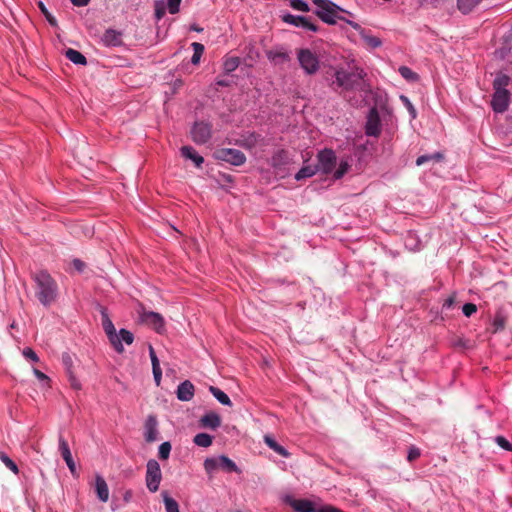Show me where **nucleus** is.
<instances>
[{
    "instance_id": "1",
    "label": "nucleus",
    "mask_w": 512,
    "mask_h": 512,
    "mask_svg": "<svg viewBox=\"0 0 512 512\" xmlns=\"http://www.w3.org/2000/svg\"><path fill=\"white\" fill-rule=\"evenodd\" d=\"M367 73L363 68L354 65L350 71L344 68H338L334 72L335 79L329 84L334 90L342 89L344 91H364L365 77Z\"/></svg>"
},
{
    "instance_id": "2",
    "label": "nucleus",
    "mask_w": 512,
    "mask_h": 512,
    "mask_svg": "<svg viewBox=\"0 0 512 512\" xmlns=\"http://www.w3.org/2000/svg\"><path fill=\"white\" fill-rule=\"evenodd\" d=\"M32 279L35 282L36 298L43 306H51L58 297V285L56 281L45 270L34 273Z\"/></svg>"
},
{
    "instance_id": "3",
    "label": "nucleus",
    "mask_w": 512,
    "mask_h": 512,
    "mask_svg": "<svg viewBox=\"0 0 512 512\" xmlns=\"http://www.w3.org/2000/svg\"><path fill=\"white\" fill-rule=\"evenodd\" d=\"M317 6L314 14L324 23L328 25H335L337 20L346 22V18L341 16L340 13L352 15L349 11L343 9L331 0H312Z\"/></svg>"
},
{
    "instance_id": "4",
    "label": "nucleus",
    "mask_w": 512,
    "mask_h": 512,
    "mask_svg": "<svg viewBox=\"0 0 512 512\" xmlns=\"http://www.w3.org/2000/svg\"><path fill=\"white\" fill-rule=\"evenodd\" d=\"M99 311L101 314V324L102 327L108 337V340L112 347L115 349L117 353H123L124 347L123 344H121V340L119 336L117 335L116 329L114 327V324L112 320L109 317L107 308L104 306H99Z\"/></svg>"
},
{
    "instance_id": "5",
    "label": "nucleus",
    "mask_w": 512,
    "mask_h": 512,
    "mask_svg": "<svg viewBox=\"0 0 512 512\" xmlns=\"http://www.w3.org/2000/svg\"><path fill=\"white\" fill-rule=\"evenodd\" d=\"M297 59L300 67L307 75H314L320 68L318 56L308 48H302L297 51Z\"/></svg>"
},
{
    "instance_id": "6",
    "label": "nucleus",
    "mask_w": 512,
    "mask_h": 512,
    "mask_svg": "<svg viewBox=\"0 0 512 512\" xmlns=\"http://www.w3.org/2000/svg\"><path fill=\"white\" fill-rule=\"evenodd\" d=\"M162 480V472L159 463L155 459L148 460L146 464L145 482L147 489L155 493L158 491Z\"/></svg>"
},
{
    "instance_id": "7",
    "label": "nucleus",
    "mask_w": 512,
    "mask_h": 512,
    "mask_svg": "<svg viewBox=\"0 0 512 512\" xmlns=\"http://www.w3.org/2000/svg\"><path fill=\"white\" fill-rule=\"evenodd\" d=\"M215 157L218 160L227 162L234 166H240L246 162L245 154L238 149L232 148H221L216 150Z\"/></svg>"
},
{
    "instance_id": "8",
    "label": "nucleus",
    "mask_w": 512,
    "mask_h": 512,
    "mask_svg": "<svg viewBox=\"0 0 512 512\" xmlns=\"http://www.w3.org/2000/svg\"><path fill=\"white\" fill-rule=\"evenodd\" d=\"M282 20L287 24L293 25L295 27H300L307 31H311L314 33L319 31V26L313 23L310 17L292 15L290 13H287L282 16Z\"/></svg>"
},
{
    "instance_id": "9",
    "label": "nucleus",
    "mask_w": 512,
    "mask_h": 512,
    "mask_svg": "<svg viewBox=\"0 0 512 512\" xmlns=\"http://www.w3.org/2000/svg\"><path fill=\"white\" fill-rule=\"evenodd\" d=\"M318 159V170H321L324 174L331 173L336 166V155L332 149H323L319 151L317 155Z\"/></svg>"
},
{
    "instance_id": "10",
    "label": "nucleus",
    "mask_w": 512,
    "mask_h": 512,
    "mask_svg": "<svg viewBox=\"0 0 512 512\" xmlns=\"http://www.w3.org/2000/svg\"><path fill=\"white\" fill-rule=\"evenodd\" d=\"M192 140L196 144H205L211 138V125L205 122H195L191 129Z\"/></svg>"
},
{
    "instance_id": "11",
    "label": "nucleus",
    "mask_w": 512,
    "mask_h": 512,
    "mask_svg": "<svg viewBox=\"0 0 512 512\" xmlns=\"http://www.w3.org/2000/svg\"><path fill=\"white\" fill-rule=\"evenodd\" d=\"M365 133L367 136L373 137H378L381 133V120L378 110L375 107L369 110L365 125Z\"/></svg>"
},
{
    "instance_id": "12",
    "label": "nucleus",
    "mask_w": 512,
    "mask_h": 512,
    "mask_svg": "<svg viewBox=\"0 0 512 512\" xmlns=\"http://www.w3.org/2000/svg\"><path fill=\"white\" fill-rule=\"evenodd\" d=\"M140 320L142 323L151 326L158 333L164 330V318L157 312L143 311L140 313Z\"/></svg>"
},
{
    "instance_id": "13",
    "label": "nucleus",
    "mask_w": 512,
    "mask_h": 512,
    "mask_svg": "<svg viewBox=\"0 0 512 512\" xmlns=\"http://www.w3.org/2000/svg\"><path fill=\"white\" fill-rule=\"evenodd\" d=\"M510 104V92L509 91H494L491 106L494 112L503 113L505 112Z\"/></svg>"
},
{
    "instance_id": "14",
    "label": "nucleus",
    "mask_w": 512,
    "mask_h": 512,
    "mask_svg": "<svg viewBox=\"0 0 512 512\" xmlns=\"http://www.w3.org/2000/svg\"><path fill=\"white\" fill-rule=\"evenodd\" d=\"M346 23L359 32L361 38L365 41L368 47L376 49L382 45V40L379 37L371 35L368 31L362 28L360 24L352 20H346Z\"/></svg>"
},
{
    "instance_id": "15",
    "label": "nucleus",
    "mask_w": 512,
    "mask_h": 512,
    "mask_svg": "<svg viewBox=\"0 0 512 512\" xmlns=\"http://www.w3.org/2000/svg\"><path fill=\"white\" fill-rule=\"evenodd\" d=\"M283 501L291 506L296 512H317V509L314 508V504L312 501L307 499H294L290 495H286L283 498Z\"/></svg>"
},
{
    "instance_id": "16",
    "label": "nucleus",
    "mask_w": 512,
    "mask_h": 512,
    "mask_svg": "<svg viewBox=\"0 0 512 512\" xmlns=\"http://www.w3.org/2000/svg\"><path fill=\"white\" fill-rule=\"evenodd\" d=\"M59 451L61 453L62 458L64 459L67 467L69 468L71 474L73 476H78L76 470V464L73 460L69 445L67 441L63 438L62 435L59 436Z\"/></svg>"
},
{
    "instance_id": "17",
    "label": "nucleus",
    "mask_w": 512,
    "mask_h": 512,
    "mask_svg": "<svg viewBox=\"0 0 512 512\" xmlns=\"http://www.w3.org/2000/svg\"><path fill=\"white\" fill-rule=\"evenodd\" d=\"M157 418L154 415H149L144 424V437L146 442L151 443L157 440Z\"/></svg>"
},
{
    "instance_id": "18",
    "label": "nucleus",
    "mask_w": 512,
    "mask_h": 512,
    "mask_svg": "<svg viewBox=\"0 0 512 512\" xmlns=\"http://www.w3.org/2000/svg\"><path fill=\"white\" fill-rule=\"evenodd\" d=\"M102 43L108 47H118L121 46L122 41V33L115 29L109 28L105 30L103 36L101 38Z\"/></svg>"
},
{
    "instance_id": "19",
    "label": "nucleus",
    "mask_w": 512,
    "mask_h": 512,
    "mask_svg": "<svg viewBox=\"0 0 512 512\" xmlns=\"http://www.w3.org/2000/svg\"><path fill=\"white\" fill-rule=\"evenodd\" d=\"M195 388L191 381L185 380L181 382L176 391L177 398L180 401H190L194 396Z\"/></svg>"
},
{
    "instance_id": "20",
    "label": "nucleus",
    "mask_w": 512,
    "mask_h": 512,
    "mask_svg": "<svg viewBox=\"0 0 512 512\" xmlns=\"http://www.w3.org/2000/svg\"><path fill=\"white\" fill-rule=\"evenodd\" d=\"M199 424L203 428L216 430L221 425V417L216 412L211 411L200 418Z\"/></svg>"
},
{
    "instance_id": "21",
    "label": "nucleus",
    "mask_w": 512,
    "mask_h": 512,
    "mask_svg": "<svg viewBox=\"0 0 512 512\" xmlns=\"http://www.w3.org/2000/svg\"><path fill=\"white\" fill-rule=\"evenodd\" d=\"M95 492L97 494V498L101 502H107L109 500V488L105 481V479L99 475L96 474L95 476Z\"/></svg>"
},
{
    "instance_id": "22",
    "label": "nucleus",
    "mask_w": 512,
    "mask_h": 512,
    "mask_svg": "<svg viewBox=\"0 0 512 512\" xmlns=\"http://www.w3.org/2000/svg\"><path fill=\"white\" fill-rule=\"evenodd\" d=\"M271 166L275 169H281L289 163L288 152L284 149L276 151L271 157Z\"/></svg>"
},
{
    "instance_id": "23",
    "label": "nucleus",
    "mask_w": 512,
    "mask_h": 512,
    "mask_svg": "<svg viewBox=\"0 0 512 512\" xmlns=\"http://www.w3.org/2000/svg\"><path fill=\"white\" fill-rule=\"evenodd\" d=\"M495 56L498 59H507L512 62V32L508 36V39L505 41L504 45L495 51Z\"/></svg>"
},
{
    "instance_id": "24",
    "label": "nucleus",
    "mask_w": 512,
    "mask_h": 512,
    "mask_svg": "<svg viewBox=\"0 0 512 512\" xmlns=\"http://www.w3.org/2000/svg\"><path fill=\"white\" fill-rule=\"evenodd\" d=\"M180 151L184 158L192 160L197 167H200L203 164L204 158L199 155L193 147L183 146Z\"/></svg>"
},
{
    "instance_id": "25",
    "label": "nucleus",
    "mask_w": 512,
    "mask_h": 512,
    "mask_svg": "<svg viewBox=\"0 0 512 512\" xmlns=\"http://www.w3.org/2000/svg\"><path fill=\"white\" fill-rule=\"evenodd\" d=\"M264 442L270 449H272L274 452H276L280 456L285 457V458H288L290 456V453L287 451V449L284 448L282 445L278 444L277 441L272 436L265 435Z\"/></svg>"
},
{
    "instance_id": "26",
    "label": "nucleus",
    "mask_w": 512,
    "mask_h": 512,
    "mask_svg": "<svg viewBox=\"0 0 512 512\" xmlns=\"http://www.w3.org/2000/svg\"><path fill=\"white\" fill-rule=\"evenodd\" d=\"M218 458H219V460H218L219 468L222 469L223 471L235 472L238 474L241 473V470L238 468L236 463L233 460H231L229 457H227L225 455H221Z\"/></svg>"
},
{
    "instance_id": "27",
    "label": "nucleus",
    "mask_w": 512,
    "mask_h": 512,
    "mask_svg": "<svg viewBox=\"0 0 512 512\" xmlns=\"http://www.w3.org/2000/svg\"><path fill=\"white\" fill-rule=\"evenodd\" d=\"M65 56L68 60L76 65H86V57L79 51L69 48L65 51Z\"/></svg>"
},
{
    "instance_id": "28",
    "label": "nucleus",
    "mask_w": 512,
    "mask_h": 512,
    "mask_svg": "<svg viewBox=\"0 0 512 512\" xmlns=\"http://www.w3.org/2000/svg\"><path fill=\"white\" fill-rule=\"evenodd\" d=\"M266 56L271 62L275 64L283 63L289 60V55L283 50H268L266 52Z\"/></svg>"
},
{
    "instance_id": "29",
    "label": "nucleus",
    "mask_w": 512,
    "mask_h": 512,
    "mask_svg": "<svg viewBox=\"0 0 512 512\" xmlns=\"http://www.w3.org/2000/svg\"><path fill=\"white\" fill-rule=\"evenodd\" d=\"M445 156L442 152H435L432 154H425L421 155L416 159V165L421 166L427 162L434 161V162H442L444 160Z\"/></svg>"
},
{
    "instance_id": "30",
    "label": "nucleus",
    "mask_w": 512,
    "mask_h": 512,
    "mask_svg": "<svg viewBox=\"0 0 512 512\" xmlns=\"http://www.w3.org/2000/svg\"><path fill=\"white\" fill-rule=\"evenodd\" d=\"M209 391L222 405L232 406L229 396L218 387L210 386Z\"/></svg>"
},
{
    "instance_id": "31",
    "label": "nucleus",
    "mask_w": 512,
    "mask_h": 512,
    "mask_svg": "<svg viewBox=\"0 0 512 512\" xmlns=\"http://www.w3.org/2000/svg\"><path fill=\"white\" fill-rule=\"evenodd\" d=\"M317 171V166L305 165L295 174V179L297 181H300L306 178H310L314 176L317 173Z\"/></svg>"
},
{
    "instance_id": "32",
    "label": "nucleus",
    "mask_w": 512,
    "mask_h": 512,
    "mask_svg": "<svg viewBox=\"0 0 512 512\" xmlns=\"http://www.w3.org/2000/svg\"><path fill=\"white\" fill-rule=\"evenodd\" d=\"M510 83V77L506 74H498L493 81L494 91H508L506 87Z\"/></svg>"
},
{
    "instance_id": "33",
    "label": "nucleus",
    "mask_w": 512,
    "mask_h": 512,
    "mask_svg": "<svg viewBox=\"0 0 512 512\" xmlns=\"http://www.w3.org/2000/svg\"><path fill=\"white\" fill-rule=\"evenodd\" d=\"M166 512H179V505L177 501L170 497L167 491L161 493Z\"/></svg>"
},
{
    "instance_id": "34",
    "label": "nucleus",
    "mask_w": 512,
    "mask_h": 512,
    "mask_svg": "<svg viewBox=\"0 0 512 512\" xmlns=\"http://www.w3.org/2000/svg\"><path fill=\"white\" fill-rule=\"evenodd\" d=\"M193 442L199 447L207 448L212 445L213 436L207 433H198L194 436Z\"/></svg>"
},
{
    "instance_id": "35",
    "label": "nucleus",
    "mask_w": 512,
    "mask_h": 512,
    "mask_svg": "<svg viewBox=\"0 0 512 512\" xmlns=\"http://www.w3.org/2000/svg\"><path fill=\"white\" fill-rule=\"evenodd\" d=\"M240 65V58L236 56L226 57L223 61V70L226 74L235 71Z\"/></svg>"
},
{
    "instance_id": "36",
    "label": "nucleus",
    "mask_w": 512,
    "mask_h": 512,
    "mask_svg": "<svg viewBox=\"0 0 512 512\" xmlns=\"http://www.w3.org/2000/svg\"><path fill=\"white\" fill-rule=\"evenodd\" d=\"M482 0H457L458 9L467 14L471 12Z\"/></svg>"
},
{
    "instance_id": "37",
    "label": "nucleus",
    "mask_w": 512,
    "mask_h": 512,
    "mask_svg": "<svg viewBox=\"0 0 512 512\" xmlns=\"http://www.w3.org/2000/svg\"><path fill=\"white\" fill-rule=\"evenodd\" d=\"M398 71L409 82H417L419 80V75L407 66H400Z\"/></svg>"
},
{
    "instance_id": "38",
    "label": "nucleus",
    "mask_w": 512,
    "mask_h": 512,
    "mask_svg": "<svg viewBox=\"0 0 512 512\" xmlns=\"http://www.w3.org/2000/svg\"><path fill=\"white\" fill-rule=\"evenodd\" d=\"M191 46L194 51L191 58V63L197 65L200 62L201 56L204 52V45L198 42H193Z\"/></svg>"
},
{
    "instance_id": "39",
    "label": "nucleus",
    "mask_w": 512,
    "mask_h": 512,
    "mask_svg": "<svg viewBox=\"0 0 512 512\" xmlns=\"http://www.w3.org/2000/svg\"><path fill=\"white\" fill-rule=\"evenodd\" d=\"M38 8L40 9L41 13L44 15V17L47 20V22L52 27H57L58 26L56 18L48 11V9L46 8L45 4L42 1L38 2Z\"/></svg>"
},
{
    "instance_id": "40",
    "label": "nucleus",
    "mask_w": 512,
    "mask_h": 512,
    "mask_svg": "<svg viewBox=\"0 0 512 512\" xmlns=\"http://www.w3.org/2000/svg\"><path fill=\"white\" fill-rule=\"evenodd\" d=\"M0 460L14 474H18L19 473V469H18L17 464L6 453L0 451Z\"/></svg>"
},
{
    "instance_id": "41",
    "label": "nucleus",
    "mask_w": 512,
    "mask_h": 512,
    "mask_svg": "<svg viewBox=\"0 0 512 512\" xmlns=\"http://www.w3.org/2000/svg\"><path fill=\"white\" fill-rule=\"evenodd\" d=\"M219 458L218 457H210L206 458L204 461V469L207 474H212L215 470L219 468Z\"/></svg>"
},
{
    "instance_id": "42",
    "label": "nucleus",
    "mask_w": 512,
    "mask_h": 512,
    "mask_svg": "<svg viewBox=\"0 0 512 512\" xmlns=\"http://www.w3.org/2000/svg\"><path fill=\"white\" fill-rule=\"evenodd\" d=\"M506 324V317L502 313H496L493 319V333H496L502 329H504Z\"/></svg>"
},
{
    "instance_id": "43",
    "label": "nucleus",
    "mask_w": 512,
    "mask_h": 512,
    "mask_svg": "<svg viewBox=\"0 0 512 512\" xmlns=\"http://www.w3.org/2000/svg\"><path fill=\"white\" fill-rule=\"evenodd\" d=\"M171 444L170 442L166 441L163 442L158 449V456L161 460H167L170 456L171 452Z\"/></svg>"
},
{
    "instance_id": "44",
    "label": "nucleus",
    "mask_w": 512,
    "mask_h": 512,
    "mask_svg": "<svg viewBox=\"0 0 512 512\" xmlns=\"http://www.w3.org/2000/svg\"><path fill=\"white\" fill-rule=\"evenodd\" d=\"M117 335L119 336L121 343L124 342L127 345H131L134 341L133 333L125 328H121L119 330V333H117Z\"/></svg>"
},
{
    "instance_id": "45",
    "label": "nucleus",
    "mask_w": 512,
    "mask_h": 512,
    "mask_svg": "<svg viewBox=\"0 0 512 512\" xmlns=\"http://www.w3.org/2000/svg\"><path fill=\"white\" fill-rule=\"evenodd\" d=\"M61 361L63 366L65 367L66 373L71 374L73 371V359L72 356L68 352L62 353Z\"/></svg>"
},
{
    "instance_id": "46",
    "label": "nucleus",
    "mask_w": 512,
    "mask_h": 512,
    "mask_svg": "<svg viewBox=\"0 0 512 512\" xmlns=\"http://www.w3.org/2000/svg\"><path fill=\"white\" fill-rule=\"evenodd\" d=\"M290 6L293 9L298 10V11H302V12L310 11V7H309L308 3H306L303 0H290Z\"/></svg>"
},
{
    "instance_id": "47",
    "label": "nucleus",
    "mask_w": 512,
    "mask_h": 512,
    "mask_svg": "<svg viewBox=\"0 0 512 512\" xmlns=\"http://www.w3.org/2000/svg\"><path fill=\"white\" fill-rule=\"evenodd\" d=\"M349 164L347 161H341L338 169L334 172L335 179H341L348 171Z\"/></svg>"
},
{
    "instance_id": "48",
    "label": "nucleus",
    "mask_w": 512,
    "mask_h": 512,
    "mask_svg": "<svg viewBox=\"0 0 512 512\" xmlns=\"http://www.w3.org/2000/svg\"><path fill=\"white\" fill-rule=\"evenodd\" d=\"M400 100L402 101V103L406 106V108L408 109L411 117L413 119L416 118L417 116V112H416V109L415 107L413 106V104L411 103V101L409 100V98L405 95H401L400 96Z\"/></svg>"
},
{
    "instance_id": "49",
    "label": "nucleus",
    "mask_w": 512,
    "mask_h": 512,
    "mask_svg": "<svg viewBox=\"0 0 512 512\" xmlns=\"http://www.w3.org/2000/svg\"><path fill=\"white\" fill-rule=\"evenodd\" d=\"M495 442L498 446L506 451H512V443L509 442L504 436H496Z\"/></svg>"
},
{
    "instance_id": "50",
    "label": "nucleus",
    "mask_w": 512,
    "mask_h": 512,
    "mask_svg": "<svg viewBox=\"0 0 512 512\" xmlns=\"http://www.w3.org/2000/svg\"><path fill=\"white\" fill-rule=\"evenodd\" d=\"M22 354L26 359L31 360L32 362L36 363L39 361V357L37 356L35 351L30 347L24 348Z\"/></svg>"
},
{
    "instance_id": "51",
    "label": "nucleus",
    "mask_w": 512,
    "mask_h": 512,
    "mask_svg": "<svg viewBox=\"0 0 512 512\" xmlns=\"http://www.w3.org/2000/svg\"><path fill=\"white\" fill-rule=\"evenodd\" d=\"M477 311V306L473 303H466L462 307V312L466 317H470Z\"/></svg>"
},
{
    "instance_id": "52",
    "label": "nucleus",
    "mask_w": 512,
    "mask_h": 512,
    "mask_svg": "<svg viewBox=\"0 0 512 512\" xmlns=\"http://www.w3.org/2000/svg\"><path fill=\"white\" fill-rule=\"evenodd\" d=\"M421 453L419 448L412 446L408 450L407 460L413 462L420 457Z\"/></svg>"
},
{
    "instance_id": "53",
    "label": "nucleus",
    "mask_w": 512,
    "mask_h": 512,
    "mask_svg": "<svg viewBox=\"0 0 512 512\" xmlns=\"http://www.w3.org/2000/svg\"><path fill=\"white\" fill-rule=\"evenodd\" d=\"M181 0H168V10L170 14H176L179 12Z\"/></svg>"
},
{
    "instance_id": "54",
    "label": "nucleus",
    "mask_w": 512,
    "mask_h": 512,
    "mask_svg": "<svg viewBox=\"0 0 512 512\" xmlns=\"http://www.w3.org/2000/svg\"><path fill=\"white\" fill-rule=\"evenodd\" d=\"M33 373L39 381L49 386L50 378L46 374L36 368H34Z\"/></svg>"
},
{
    "instance_id": "55",
    "label": "nucleus",
    "mask_w": 512,
    "mask_h": 512,
    "mask_svg": "<svg viewBox=\"0 0 512 512\" xmlns=\"http://www.w3.org/2000/svg\"><path fill=\"white\" fill-rule=\"evenodd\" d=\"M68 376V381L70 383V386L74 389V390H80L81 389V383L80 381L76 378L74 372H71V374H67Z\"/></svg>"
},
{
    "instance_id": "56",
    "label": "nucleus",
    "mask_w": 512,
    "mask_h": 512,
    "mask_svg": "<svg viewBox=\"0 0 512 512\" xmlns=\"http://www.w3.org/2000/svg\"><path fill=\"white\" fill-rule=\"evenodd\" d=\"M455 303V295H451L449 296L447 299H445L443 305H442V310H448L450 308L453 307Z\"/></svg>"
},
{
    "instance_id": "57",
    "label": "nucleus",
    "mask_w": 512,
    "mask_h": 512,
    "mask_svg": "<svg viewBox=\"0 0 512 512\" xmlns=\"http://www.w3.org/2000/svg\"><path fill=\"white\" fill-rule=\"evenodd\" d=\"M317 512H344L341 509L332 506V505H325L319 509H317Z\"/></svg>"
},
{
    "instance_id": "58",
    "label": "nucleus",
    "mask_w": 512,
    "mask_h": 512,
    "mask_svg": "<svg viewBox=\"0 0 512 512\" xmlns=\"http://www.w3.org/2000/svg\"><path fill=\"white\" fill-rule=\"evenodd\" d=\"M152 372H153L154 381H155L156 385L159 386L161 383V379H162V370H161V368H156V369H153Z\"/></svg>"
},
{
    "instance_id": "59",
    "label": "nucleus",
    "mask_w": 512,
    "mask_h": 512,
    "mask_svg": "<svg viewBox=\"0 0 512 512\" xmlns=\"http://www.w3.org/2000/svg\"><path fill=\"white\" fill-rule=\"evenodd\" d=\"M72 264H73V267L79 272H82L85 268V263L83 261H81L80 259H74Z\"/></svg>"
},
{
    "instance_id": "60",
    "label": "nucleus",
    "mask_w": 512,
    "mask_h": 512,
    "mask_svg": "<svg viewBox=\"0 0 512 512\" xmlns=\"http://www.w3.org/2000/svg\"><path fill=\"white\" fill-rule=\"evenodd\" d=\"M165 14V10L163 7L156 6L155 8V17L160 20Z\"/></svg>"
},
{
    "instance_id": "61",
    "label": "nucleus",
    "mask_w": 512,
    "mask_h": 512,
    "mask_svg": "<svg viewBox=\"0 0 512 512\" xmlns=\"http://www.w3.org/2000/svg\"><path fill=\"white\" fill-rule=\"evenodd\" d=\"M74 6L83 7L88 5L90 0H70Z\"/></svg>"
},
{
    "instance_id": "62",
    "label": "nucleus",
    "mask_w": 512,
    "mask_h": 512,
    "mask_svg": "<svg viewBox=\"0 0 512 512\" xmlns=\"http://www.w3.org/2000/svg\"><path fill=\"white\" fill-rule=\"evenodd\" d=\"M133 497V492L131 490H126L123 495V500L125 503H129Z\"/></svg>"
},
{
    "instance_id": "63",
    "label": "nucleus",
    "mask_w": 512,
    "mask_h": 512,
    "mask_svg": "<svg viewBox=\"0 0 512 512\" xmlns=\"http://www.w3.org/2000/svg\"><path fill=\"white\" fill-rule=\"evenodd\" d=\"M454 346L463 347V348L468 347L467 341L462 338L457 339V341L454 342Z\"/></svg>"
},
{
    "instance_id": "64",
    "label": "nucleus",
    "mask_w": 512,
    "mask_h": 512,
    "mask_svg": "<svg viewBox=\"0 0 512 512\" xmlns=\"http://www.w3.org/2000/svg\"><path fill=\"white\" fill-rule=\"evenodd\" d=\"M229 81L228 80H225V79H217L216 80V85L218 86H221V87H227L229 86Z\"/></svg>"
}]
</instances>
